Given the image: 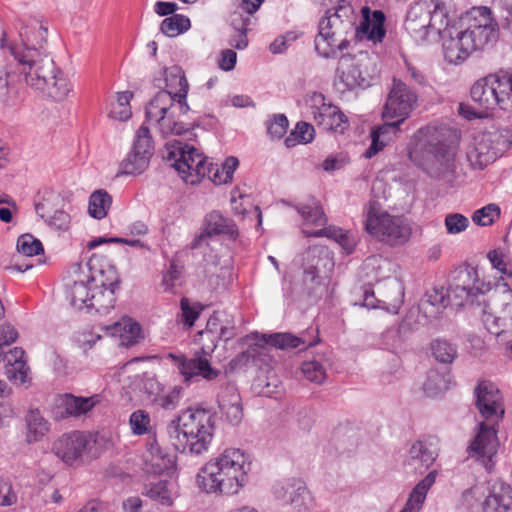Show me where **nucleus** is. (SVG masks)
Returning a JSON list of instances; mask_svg holds the SVG:
<instances>
[{"instance_id":"nucleus-1","label":"nucleus","mask_w":512,"mask_h":512,"mask_svg":"<svg viewBox=\"0 0 512 512\" xmlns=\"http://www.w3.org/2000/svg\"><path fill=\"white\" fill-rule=\"evenodd\" d=\"M488 290L489 286L480 280L477 269L467 266L455 271L447 298L455 306L483 305L485 328L490 334L501 337L512 329V290L507 284L499 285L486 300Z\"/></svg>"},{"instance_id":"nucleus-2","label":"nucleus","mask_w":512,"mask_h":512,"mask_svg":"<svg viewBox=\"0 0 512 512\" xmlns=\"http://www.w3.org/2000/svg\"><path fill=\"white\" fill-rule=\"evenodd\" d=\"M362 18L356 26L357 15L350 4H338L328 9L318 24V34L315 37V50L323 58H335L337 51L347 49V36L354 34L358 41H371L374 44L382 42L385 36V14L381 10L370 11L363 7Z\"/></svg>"},{"instance_id":"nucleus-3","label":"nucleus","mask_w":512,"mask_h":512,"mask_svg":"<svg viewBox=\"0 0 512 512\" xmlns=\"http://www.w3.org/2000/svg\"><path fill=\"white\" fill-rule=\"evenodd\" d=\"M410 160L429 177L450 181L456 171V133L447 126L427 125L414 135Z\"/></svg>"},{"instance_id":"nucleus-4","label":"nucleus","mask_w":512,"mask_h":512,"mask_svg":"<svg viewBox=\"0 0 512 512\" xmlns=\"http://www.w3.org/2000/svg\"><path fill=\"white\" fill-rule=\"evenodd\" d=\"M250 470L248 456L240 449L228 448L199 470L196 482L206 493L235 495L247 485Z\"/></svg>"},{"instance_id":"nucleus-5","label":"nucleus","mask_w":512,"mask_h":512,"mask_svg":"<svg viewBox=\"0 0 512 512\" xmlns=\"http://www.w3.org/2000/svg\"><path fill=\"white\" fill-rule=\"evenodd\" d=\"M469 24L464 30L453 29L443 35L444 58L450 64H460L468 56L497 38V23L489 8L474 7L469 13Z\"/></svg>"},{"instance_id":"nucleus-6","label":"nucleus","mask_w":512,"mask_h":512,"mask_svg":"<svg viewBox=\"0 0 512 512\" xmlns=\"http://www.w3.org/2000/svg\"><path fill=\"white\" fill-rule=\"evenodd\" d=\"M11 53L20 66L25 83L54 101H63L71 92L68 80L52 58L29 47H13Z\"/></svg>"},{"instance_id":"nucleus-7","label":"nucleus","mask_w":512,"mask_h":512,"mask_svg":"<svg viewBox=\"0 0 512 512\" xmlns=\"http://www.w3.org/2000/svg\"><path fill=\"white\" fill-rule=\"evenodd\" d=\"M215 419L212 411L203 408L182 411L167 425L171 444L180 453L201 455L212 442Z\"/></svg>"},{"instance_id":"nucleus-8","label":"nucleus","mask_w":512,"mask_h":512,"mask_svg":"<svg viewBox=\"0 0 512 512\" xmlns=\"http://www.w3.org/2000/svg\"><path fill=\"white\" fill-rule=\"evenodd\" d=\"M72 284L66 286V299L78 310H86L90 303L93 285H111L117 281L114 266L103 268L99 264V256L92 255L86 263L73 266Z\"/></svg>"},{"instance_id":"nucleus-9","label":"nucleus","mask_w":512,"mask_h":512,"mask_svg":"<svg viewBox=\"0 0 512 512\" xmlns=\"http://www.w3.org/2000/svg\"><path fill=\"white\" fill-rule=\"evenodd\" d=\"M364 228L368 234L390 246L406 243L411 228L404 219L389 214L376 200H370L364 208Z\"/></svg>"},{"instance_id":"nucleus-10","label":"nucleus","mask_w":512,"mask_h":512,"mask_svg":"<svg viewBox=\"0 0 512 512\" xmlns=\"http://www.w3.org/2000/svg\"><path fill=\"white\" fill-rule=\"evenodd\" d=\"M166 160L189 184L199 183L212 172L213 164L193 146L174 140L166 143Z\"/></svg>"},{"instance_id":"nucleus-11","label":"nucleus","mask_w":512,"mask_h":512,"mask_svg":"<svg viewBox=\"0 0 512 512\" xmlns=\"http://www.w3.org/2000/svg\"><path fill=\"white\" fill-rule=\"evenodd\" d=\"M216 349V344L202 343L199 351L193 357L184 354L170 353L168 358L173 360L178 373L183 377L185 383L198 382L201 379L212 381L216 379L220 371L211 366L210 355Z\"/></svg>"},{"instance_id":"nucleus-12","label":"nucleus","mask_w":512,"mask_h":512,"mask_svg":"<svg viewBox=\"0 0 512 512\" xmlns=\"http://www.w3.org/2000/svg\"><path fill=\"white\" fill-rule=\"evenodd\" d=\"M512 505L510 486L494 484L488 495L481 487L475 486L463 493V509L465 512H506Z\"/></svg>"},{"instance_id":"nucleus-13","label":"nucleus","mask_w":512,"mask_h":512,"mask_svg":"<svg viewBox=\"0 0 512 512\" xmlns=\"http://www.w3.org/2000/svg\"><path fill=\"white\" fill-rule=\"evenodd\" d=\"M154 145L150 130L146 125L137 130L131 152L120 163L119 172L125 175L142 174L149 166Z\"/></svg>"},{"instance_id":"nucleus-14","label":"nucleus","mask_w":512,"mask_h":512,"mask_svg":"<svg viewBox=\"0 0 512 512\" xmlns=\"http://www.w3.org/2000/svg\"><path fill=\"white\" fill-rule=\"evenodd\" d=\"M417 100V94L406 83L394 79L386 100L383 117L404 122L416 107Z\"/></svg>"},{"instance_id":"nucleus-15","label":"nucleus","mask_w":512,"mask_h":512,"mask_svg":"<svg viewBox=\"0 0 512 512\" xmlns=\"http://www.w3.org/2000/svg\"><path fill=\"white\" fill-rule=\"evenodd\" d=\"M91 438L83 432L73 431L63 434L52 445V451L64 463L72 465L82 461L90 452Z\"/></svg>"},{"instance_id":"nucleus-16","label":"nucleus","mask_w":512,"mask_h":512,"mask_svg":"<svg viewBox=\"0 0 512 512\" xmlns=\"http://www.w3.org/2000/svg\"><path fill=\"white\" fill-rule=\"evenodd\" d=\"M499 447L497 431L494 423L488 425L481 422L478 425V432L468 447V453L471 457L481 461L487 470H491Z\"/></svg>"},{"instance_id":"nucleus-17","label":"nucleus","mask_w":512,"mask_h":512,"mask_svg":"<svg viewBox=\"0 0 512 512\" xmlns=\"http://www.w3.org/2000/svg\"><path fill=\"white\" fill-rule=\"evenodd\" d=\"M475 405L483 418L497 423L504 416L503 398L498 388L491 382H480L475 390Z\"/></svg>"},{"instance_id":"nucleus-18","label":"nucleus","mask_w":512,"mask_h":512,"mask_svg":"<svg viewBox=\"0 0 512 512\" xmlns=\"http://www.w3.org/2000/svg\"><path fill=\"white\" fill-rule=\"evenodd\" d=\"M310 107L313 120L316 125L324 131L343 133L347 128V117L341 110L331 104L326 103L322 94H315L312 97Z\"/></svg>"},{"instance_id":"nucleus-19","label":"nucleus","mask_w":512,"mask_h":512,"mask_svg":"<svg viewBox=\"0 0 512 512\" xmlns=\"http://www.w3.org/2000/svg\"><path fill=\"white\" fill-rule=\"evenodd\" d=\"M434 8V0H418L410 4L404 26L406 31L417 42L427 40L429 36L430 12Z\"/></svg>"},{"instance_id":"nucleus-20","label":"nucleus","mask_w":512,"mask_h":512,"mask_svg":"<svg viewBox=\"0 0 512 512\" xmlns=\"http://www.w3.org/2000/svg\"><path fill=\"white\" fill-rule=\"evenodd\" d=\"M275 496L298 511L307 510L313 504V498L301 479L285 480L274 488Z\"/></svg>"},{"instance_id":"nucleus-21","label":"nucleus","mask_w":512,"mask_h":512,"mask_svg":"<svg viewBox=\"0 0 512 512\" xmlns=\"http://www.w3.org/2000/svg\"><path fill=\"white\" fill-rule=\"evenodd\" d=\"M187 100L177 99L167 91H159L146 105V120L149 124L163 119V117L181 112L186 114L189 111Z\"/></svg>"},{"instance_id":"nucleus-22","label":"nucleus","mask_w":512,"mask_h":512,"mask_svg":"<svg viewBox=\"0 0 512 512\" xmlns=\"http://www.w3.org/2000/svg\"><path fill=\"white\" fill-rule=\"evenodd\" d=\"M437 456V449L432 442L417 440L411 444L403 466L409 473H423L435 462Z\"/></svg>"},{"instance_id":"nucleus-23","label":"nucleus","mask_w":512,"mask_h":512,"mask_svg":"<svg viewBox=\"0 0 512 512\" xmlns=\"http://www.w3.org/2000/svg\"><path fill=\"white\" fill-rule=\"evenodd\" d=\"M335 83L341 92L369 85L355 58L350 54H342L340 56Z\"/></svg>"},{"instance_id":"nucleus-24","label":"nucleus","mask_w":512,"mask_h":512,"mask_svg":"<svg viewBox=\"0 0 512 512\" xmlns=\"http://www.w3.org/2000/svg\"><path fill=\"white\" fill-rule=\"evenodd\" d=\"M498 75L490 74L477 80L470 89L472 100L486 111L500 108V94L498 93Z\"/></svg>"},{"instance_id":"nucleus-25","label":"nucleus","mask_w":512,"mask_h":512,"mask_svg":"<svg viewBox=\"0 0 512 512\" xmlns=\"http://www.w3.org/2000/svg\"><path fill=\"white\" fill-rule=\"evenodd\" d=\"M220 234L234 237L237 234L236 226L233 220L218 211H212L205 218L204 231L193 239L190 248L197 249L208 237Z\"/></svg>"},{"instance_id":"nucleus-26","label":"nucleus","mask_w":512,"mask_h":512,"mask_svg":"<svg viewBox=\"0 0 512 512\" xmlns=\"http://www.w3.org/2000/svg\"><path fill=\"white\" fill-rule=\"evenodd\" d=\"M98 403V395L82 397L74 396L72 394H64L59 399V405L55 411V417L58 420L67 417H80L87 414Z\"/></svg>"},{"instance_id":"nucleus-27","label":"nucleus","mask_w":512,"mask_h":512,"mask_svg":"<svg viewBox=\"0 0 512 512\" xmlns=\"http://www.w3.org/2000/svg\"><path fill=\"white\" fill-rule=\"evenodd\" d=\"M218 405L224 419L231 425L241 423L243 409L240 394L234 384L224 386L218 395Z\"/></svg>"},{"instance_id":"nucleus-28","label":"nucleus","mask_w":512,"mask_h":512,"mask_svg":"<svg viewBox=\"0 0 512 512\" xmlns=\"http://www.w3.org/2000/svg\"><path fill=\"white\" fill-rule=\"evenodd\" d=\"M303 285L311 294L318 284L320 265L326 266L330 262L328 251L323 248H311L304 255Z\"/></svg>"},{"instance_id":"nucleus-29","label":"nucleus","mask_w":512,"mask_h":512,"mask_svg":"<svg viewBox=\"0 0 512 512\" xmlns=\"http://www.w3.org/2000/svg\"><path fill=\"white\" fill-rule=\"evenodd\" d=\"M451 301L447 298L444 289L432 288L428 290L418 304V312L422 320L419 323L425 324L436 319Z\"/></svg>"},{"instance_id":"nucleus-30","label":"nucleus","mask_w":512,"mask_h":512,"mask_svg":"<svg viewBox=\"0 0 512 512\" xmlns=\"http://www.w3.org/2000/svg\"><path fill=\"white\" fill-rule=\"evenodd\" d=\"M120 278L117 274V281L111 285H93L90 303L87 312L106 314L114 307L116 297L115 291L119 288Z\"/></svg>"},{"instance_id":"nucleus-31","label":"nucleus","mask_w":512,"mask_h":512,"mask_svg":"<svg viewBox=\"0 0 512 512\" xmlns=\"http://www.w3.org/2000/svg\"><path fill=\"white\" fill-rule=\"evenodd\" d=\"M6 362L5 374L7 378L18 384H25L28 381L29 367L25 359V351L20 347H14L3 356Z\"/></svg>"},{"instance_id":"nucleus-32","label":"nucleus","mask_w":512,"mask_h":512,"mask_svg":"<svg viewBox=\"0 0 512 512\" xmlns=\"http://www.w3.org/2000/svg\"><path fill=\"white\" fill-rule=\"evenodd\" d=\"M438 472L430 471L416 486L412 489L409 497L400 512H419L425 502L430 488L434 485Z\"/></svg>"},{"instance_id":"nucleus-33","label":"nucleus","mask_w":512,"mask_h":512,"mask_svg":"<svg viewBox=\"0 0 512 512\" xmlns=\"http://www.w3.org/2000/svg\"><path fill=\"white\" fill-rule=\"evenodd\" d=\"M145 461L156 474H161L174 465L173 456L165 452L155 438L148 439Z\"/></svg>"},{"instance_id":"nucleus-34","label":"nucleus","mask_w":512,"mask_h":512,"mask_svg":"<svg viewBox=\"0 0 512 512\" xmlns=\"http://www.w3.org/2000/svg\"><path fill=\"white\" fill-rule=\"evenodd\" d=\"M145 461L156 474H161L174 465L173 456L165 452L155 438L148 439Z\"/></svg>"},{"instance_id":"nucleus-35","label":"nucleus","mask_w":512,"mask_h":512,"mask_svg":"<svg viewBox=\"0 0 512 512\" xmlns=\"http://www.w3.org/2000/svg\"><path fill=\"white\" fill-rule=\"evenodd\" d=\"M164 79L166 88L163 91L169 92L177 99L187 100L189 85L183 69L178 65H173L164 70Z\"/></svg>"},{"instance_id":"nucleus-36","label":"nucleus","mask_w":512,"mask_h":512,"mask_svg":"<svg viewBox=\"0 0 512 512\" xmlns=\"http://www.w3.org/2000/svg\"><path fill=\"white\" fill-rule=\"evenodd\" d=\"M143 495L163 506H171L175 497V484L168 480H159L145 485Z\"/></svg>"},{"instance_id":"nucleus-37","label":"nucleus","mask_w":512,"mask_h":512,"mask_svg":"<svg viewBox=\"0 0 512 512\" xmlns=\"http://www.w3.org/2000/svg\"><path fill=\"white\" fill-rule=\"evenodd\" d=\"M52 198H45L37 203L35 206L36 213L50 226L58 230H66L69 227L70 217L63 210L52 211Z\"/></svg>"},{"instance_id":"nucleus-38","label":"nucleus","mask_w":512,"mask_h":512,"mask_svg":"<svg viewBox=\"0 0 512 512\" xmlns=\"http://www.w3.org/2000/svg\"><path fill=\"white\" fill-rule=\"evenodd\" d=\"M261 341L264 344H269L273 347L279 349H293L298 347H303L306 349L307 347L313 346L316 344L315 341H307L304 336H295L291 333H273V334H262Z\"/></svg>"},{"instance_id":"nucleus-39","label":"nucleus","mask_w":512,"mask_h":512,"mask_svg":"<svg viewBox=\"0 0 512 512\" xmlns=\"http://www.w3.org/2000/svg\"><path fill=\"white\" fill-rule=\"evenodd\" d=\"M270 361L267 348L259 343L250 345L247 350L243 351L230 361L232 369H238L242 366L252 363L254 365L267 364Z\"/></svg>"},{"instance_id":"nucleus-40","label":"nucleus","mask_w":512,"mask_h":512,"mask_svg":"<svg viewBox=\"0 0 512 512\" xmlns=\"http://www.w3.org/2000/svg\"><path fill=\"white\" fill-rule=\"evenodd\" d=\"M393 121L387 122L379 126L376 130L371 132L372 142L369 148L365 151L364 156L366 158H372L385 146V141L388 140L390 133H395L399 126L403 122H399L398 119H392Z\"/></svg>"},{"instance_id":"nucleus-41","label":"nucleus","mask_w":512,"mask_h":512,"mask_svg":"<svg viewBox=\"0 0 512 512\" xmlns=\"http://www.w3.org/2000/svg\"><path fill=\"white\" fill-rule=\"evenodd\" d=\"M27 433L26 438L29 443L37 442L42 439L49 431L48 421L38 410H30L26 415Z\"/></svg>"},{"instance_id":"nucleus-42","label":"nucleus","mask_w":512,"mask_h":512,"mask_svg":"<svg viewBox=\"0 0 512 512\" xmlns=\"http://www.w3.org/2000/svg\"><path fill=\"white\" fill-rule=\"evenodd\" d=\"M180 114L182 113H171L150 125H152L164 138L171 135H181L187 132L189 128L179 119Z\"/></svg>"},{"instance_id":"nucleus-43","label":"nucleus","mask_w":512,"mask_h":512,"mask_svg":"<svg viewBox=\"0 0 512 512\" xmlns=\"http://www.w3.org/2000/svg\"><path fill=\"white\" fill-rule=\"evenodd\" d=\"M106 331L111 336L119 335L128 339L127 344H134L137 342L141 328L138 323L133 322L130 318H123L121 321L114 322L113 325L107 326Z\"/></svg>"},{"instance_id":"nucleus-44","label":"nucleus","mask_w":512,"mask_h":512,"mask_svg":"<svg viewBox=\"0 0 512 512\" xmlns=\"http://www.w3.org/2000/svg\"><path fill=\"white\" fill-rule=\"evenodd\" d=\"M111 204V195L104 190H97L89 198L88 212L91 217L102 219L107 215Z\"/></svg>"},{"instance_id":"nucleus-45","label":"nucleus","mask_w":512,"mask_h":512,"mask_svg":"<svg viewBox=\"0 0 512 512\" xmlns=\"http://www.w3.org/2000/svg\"><path fill=\"white\" fill-rule=\"evenodd\" d=\"M133 97L132 92L123 91L117 93L116 101L112 102L109 110V117L118 121H127L130 119L132 112L130 101Z\"/></svg>"},{"instance_id":"nucleus-46","label":"nucleus","mask_w":512,"mask_h":512,"mask_svg":"<svg viewBox=\"0 0 512 512\" xmlns=\"http://www.w3.org/2000/svg\"><path fill=\"white\" fill-rule=\"evenodd\" d=\"M498 93L500 94V109L512 112V71H499Z\"/></svg>"},{"instance_id":"nucleus-47","label":"nucleus","mask_w":512,"mask_h":512,"mask_svg":"<svg viewBox=\"0 0 512 512\" xmlns=\"http://www.w3.org/2000/svg\"><path fill=\"white\" fill-rule=\"evenodd\" d=\"M190 20L182 14H174L165 18L160 26L161 32L168 37H175L190 28Z\"/></svg>"},{"instance_id":"nucleus-48","label":"nucleus","mask_w":512,"mask_h":512,"mask_svg":"<svg viewBox=\"0 0 512 512\" xmlns=\"http://www.w3.org/2000/svg\"><path fill=\"white\" fill-rule=\"evenodd\" d=\"M431 20L429 21V35L435 33L439 36L447 35L454 28H448L447 14L439 3L434 0V8L430 12Z\"/></svg>"},{"instance_id":"nucleus-49","label":"nucleus","mask_w":512,"mask_h":512,"mask_svg":"<svg viewBox=\"0 0 512 512\" xmlns=\"http://www.w3.org/2000/svg\"><path fill=\"white\" fill-rule=\"evenodd\" d=\"M250 22L249 17L242 18L241 13L234 12L231 19V25L234 27L237 35L230 40V45L236 49H244L248 45L247 26Z\"/></svg>"},{"instance_id":"nucleus-50","label":"nucleus","mask_w":512,"mask_h":512,"mask_svg":"<svg viewBox=\"0 0 512 512\" xmlns=\"http://www.w3.org/2000/svg\"><path fill=\"white\" fill-rule=\"evenodd\" d=\"M296 209L306 224L324 226L327 222L322 207L316 202H313L312 205L300 204L296 206Z\"/></svg>"},{"instance_id":"nucleus-51","label":"nucleus","mask_w":512,"mask_h":512,"mask_svg":"<svg viewBox=\"0 0 512 512\" xmlns=\"http://www.w3.org/2000/svg\"><path fill=\"white\" fill-rule=\"evenodd\" d=\"M432 353L441 363L449 364L457 357V348L447 340L438 339L432 344Z\"/></svg>"},{"instance_id":"nucleus-52","label":"nucleus","mask_w":512,"mask_h":512,"mask_svg":"<svg viewBox=\"0 0 512 512\" xmlns=\"http://www.w3.org/2000/svg\"><path fill=\"white\" fill-rule=\"evenodd\" d=\"M221 319L219 318V311H215L207 321L205 330L199 332L200 339L202 343L206 344H216L220 339V328H221Z\"/></svg>"},{"instance_id":"nucleus-53","label":"nucleus","mask_w":512,"mask_h":512,"mask_svg":"<svg viewBox=\"0 0 512 512\" xmlns=\"http://www.w3.org/2000/svg\"><path fill=\"white\" fill-rule=\"evenodd\" d=\"M17 251L23 256L32 257L43 253L44 248L40 240L31 234H23L17 240Z\"/></svg>"},{"instance_id":"nucleus-54","label":"nucleus","mask_w":512,"mask_h":512,"mask_svg":"<svg viewBox=\"0 0 512 512\" xmlns=\"http://www.w3.org/2000/svg\"><path fill=\"white\" fill-rule=\"evenodd\" d=\"M180 308L182 322L189 328L194 325L201 312L204 310V306L201 303H191L190 300L185 297L180 300Z\"/></svg>"},{"instance_id":"nucleus-55","label":"nucleus","mask_w":512,"mask_h":512,"mask_svg":"<svg viewBox=\"0 0 512 512\" xmlns=\"http://www.w3.org/2000/svg\"><path fill=\"white\" fill-rule=\"evenodd\" d=\"M267 134L272 140L281 139L287 132L289 122L284 114H275L265 123Z\"/></svg>"},{"instance_id":"nucleus-56","label":"nucleus","mask_w":512,"mask_h":512,"mask_svg":"<svg viewBox=\"0 0 512 512\" xmlns=\"http://www.w3.org/2000/svg\"><path fill=\"white\" fill-rule=\"evenodd\" d=\"M301 371L307 380L316 384L323 383L326 378L325 368L317 360L303 362Z\"/></svg>"},{"instance_id":"nucleus-57","label":"nucleus","mask_w":512,"mask_h":512,"mask_svg":"<svg viewBox=\"0 0 512 512\" xmlns=\"http://www.w3.org/2000/svg\"><path fill=\"white\" fill-rule=\"evenodd\" d=\"M129 424L135 435H144L149 432L151 419L145 410H136L130 415Z\"/></svg>"},{"instance_id":"nucleus-58","label":"nucleus","mask_w":512,"mask_h":512,"mask_svg":"<svg viewBox=\"0 0 512 512\" xmlns=\"http://www.w3.org/2000/svg\"><path fill=\"white\" fill-rule=\"evenodd\" d=\"M183 388L179 385L174 386L166 394L160 392L159 396L155 398L154 404L165 410H174L181 399Z\"/></svg>"},{"instance_id":"nucleus-59","label":"nucleus","mask_w":512,"mask_h":512,"mask_svg":"<svg viewBox=\"0 0 512 512\" xmlns=\"http://www.w3.org/2000/svg\"><path fill=\"white\" fill-rule=\"evenodd\" d=\"M104 243H122L126 244L128 246L141 248V249H149V246L145 244L143 241L139 239H127V238H120V237H98L95 238L87 243L88 249H94Z\"/></svg>"},{"instance_id":"nucleus-60","label":"nucleus","mask_w":512,"mask_h":512,"mask_svg":"<svg viewBox=\"0 0 512 512\" xmlns=\"http://www.w3.org/2000/svg\"><path fill=\"white\" fill-rule=\"evenodd\" d=\"M140 390L146 394L148 401L154 403L155 398L163 391V386L154 376L144 374L141 378Z\"/></svg>"},{"instance_id":"nucleus-61","label":"nucleus","mask_w":512,"mask_h":512,"mask_svg":"<svg viewBox=\"0 0 512 512\" xmlns=\"http://www.w3.org/2000/svg\"><path fill=\"white\" fill-rule=\"evenodd\" d=\"M499 215H500L499 207L495 204H489V205L477 210L474 213L472 220L478 225L488 226V225H491L494 222L495 218H498Z\"/></svg>"},{"instance_id":"nucleus-62","label":"nucleus","mask_w":512,"mask_h":512,"mask_svg":"<svg viewBox=\"0 0 512 512\" xmlns=\"http://www.w3.org/2000/svg\"><path fill=\"white\" fill-rule=\"evenodd\" d=\"M448 386L446 380L442 375L437 372H431L426 382L424 383V390L430 395L435 396L447 390Z\"/></svg>"},{"instance_id":"nucleus-63","label":"nucleus","mask_w":512,"mask_h":512,"mask_svg":"<svg viewBox=\"0 0 512 512\" xmlns=\"http://www.w3.org/2000/svg\"><path fill=\"white\" fill-rule=\"evenodd\" d=\"M219 318L221 319L220 339L229 341L236 336V324L234 316L226 311H219Z\"/></svg>"},{"instance_id":"nucleus-64","label":"nucleus","mask_w":512,"mask_h":512,"mask_svg":"<svg viewBox=\"0 0 512 512\" xmlns=\"http://www.w3.org/2000/svg\"><path fill=\"white\" fill-rule=\"evenodd\" d=\"M468 225V218L459 213L448 214L445 218V227L449 234H458L464 231Z\"/></svg>"}]
</instances>
